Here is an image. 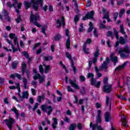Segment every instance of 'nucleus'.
Masks as SVG:
<instances>
[{
	"mask_svg": "<svg viewBox=\"0 0 130 130\" xmlns=\"http://www.w3.org/2000/svg\"><path fill=\"white\" fill-rule=\"evenodd\" d=\"M41 108L43 112L47 113L48 116H49L52 113V111H53L52 107L51 106H47L46 104L41 105Z\"/></svg>",
	"mask_w": 130,
	"mask_h": 130,
	"instance_id": "1",
	"label": "nucleus"
},
{
	"mask_svg": "<svg viewBox=\"0 0 130 130\" xmlns=\"http://www.w3.org/2000/svg\"><path fill=\"white\" fill-rule=\"evenodd\" d=\"M4 122L6 123L7 127L10 130H12V128H13V124L15 123V119L9 116L8 119H6L4 120Z\"/></svg>",
	"mask_w": 130,
	"mask_h": 130,
	"instance_id": "2",
	"label": "nucleus"
},
{
	"mask_svg": "<svg viewBox=\"0 0 130 130\" xmlns=\"http://www.w3.org/2000/svg\"><path fill=\"white\" fill-rule=\"evenodd\" d=\"M66 36L68 37L66 41V48L67 49L71 48V36H70V30L66 29L65 31Z\"/></svg>",
	"mask_w": 130,
	"mask_h": 130,
	"instance_id": "3",
	"label": "nucleus"
},
{
	"mask_svg": "<svg viewBox=\"0 0 130 130\" xmlns=\"http://www.w3.org/2000/svg\"><path fill=\"white\" fill-rule=\"evenodd\" d=\"M94 12L93 11H91L90 12L87 11L86 14H85V16L82 18V20L83 21H86V20L89 19H94Z\"/></svg>",
	"mask_w": 130,
	"mask_h": 130,
	"instance_id": "4",
	"label": "nucleus"
},
{
	"mask_svg": "<svg viewBox=\"0 0 130 130\" xmlns=\"http://www.w3.org/2000/svg\"><path fill=\"white\" fill-rule=\"evenodd\" d=\"M30 22H36L40 19V16L38 13L34 14H33V12H31L30 15Z\"/></svg>",
	"mask_w": 130,
	"mask_h": 130,
	"instance_id": "5",
	"label": "nucleus"
},
{
	"mask_svg": "<svg viewBox=\"0 0 130 130\" xmlns=\"http://www.w3.org/2000/svg\"><path fill=\"white\" fill-rule=\"evenodd\" d=\"M56 24L58 25L56 26V28H60V27H61V25L63 27H64L66 26V19L64 18V17H61V20L57 19Z\"/></svg>",
	"mask_w": 130,
	"mask_h": 130,
	"instance_id": "6",
	"label": "nucleus"
},
{
	"mask_svg": "<svg viewBox=\"0 0 130 130\" xmlns=\"http://www.w3.org/2000/svg\"><path fill=\"white\" fill-rule=\"evenodd\" d=\"M103 91L105 93H110L112 91V85L111 84H107L103 86Z\"/></svg>",
	"mask_w": 130,
	"mask_h": 130,
	"instance_id": "7",
	"label": "nucleus"
},
{
	"mask_svg": "<svg viewBox=\"0 0 130 130\" xmlns=\"http://www.w3.org/2000/svg\"><path fill=\"white\" fill-rule=\"evenodd\" d=\"M37 5H32V9H34L36 12H38L39 9L38 5H40V7L42 8V7H43V0H37Z\"/></svg>",
	"mask_w": 130,
	"mask_h": 130,
	"instance_id": "8",
	"label": "nucleus"
},
{
	"mask_svg": "<svg viewBox=\"0 0 130 130\" xmlns=\"http://www.w3.org/2000/svg\"><path fill=\"white\" fill-rule=\"evenodd\" d=\"M107 62H110V59L109 57H106V60L103 62V63L101 64V66L99 67L100 71H103L105 68H106V63Z\"/></svg>",
	"mask_w": 130,
	"mask_h": 130,
	"instance_id": "9",
	"label": "nucleus"
},
{
	"mask_svg": "<svg viewBox=\"0 0 130 130\" xmlns=\"http://www.w3.org/2000/svg\"><path fill=\"white\" fill-rule=\"evenodd\" d=\"M70 84L71 85L72 87H73V88H75V89H77V90H79L80 89V87L78 84H76L77 83V80L76 79H74V80L72 79L69 80Z\"/></svg>",
	"mask_w": 130,
	"mask_h": 130,
	"instance_id": "10",
	"label": "nucleus"
},
{
	"mask_svg": "<svg viewBox=\"0 0 130 130\" xmlns=\"http://www.w3.org/2000/svg\"><path fill=\"white\" fill-rule=\"evenodd\" d=\"M127 63H128V61H126L124 62L122 65L119 66L115 69V72H119L120 71H121V70H123Z\"/></svg>",
	"mask_w": 130,
	"mask_h": 130,
	"instance_id": "11",
	"label": "nucleus"
},
{
	"mask_svg": "<svg viewBox=\"0 0 130 130\" xmlns=\"http://www.w3.org/2000/svg\"><path fill=\"white\" fill-rule=\"evenodd\" d=\"M102 121V119H101V110H98V117L95 120V122L97 124H98V123H101Z\"/></svg>",
	"mask_w": 130,
	"mask_h": 130,
	"instance_id": "12",
	"label": "nucleus"
},
{
	"mask_svg": "<svg viewBox=\"0 0 130 130\" xmlns=\"http://www.w3.org/2000/svg\"><path fill=\"white\" fill-rule=\"evenodd\" d=\"M25 73L27 79L29 80L30 79V70H21V76H22V77H23V76H25Z\"/></svg>",
	"mask_w": 130,
	"mask_h": 130,
	"instance_id": "13",
	"label": "nucleus"
},
{
	"mask_svg": "<svg viewBox=\"0 0 130 130\" xmlns=\"http://www.w3.org/2000/svg\"><path fill=\"white\" fill-rule=\"evenodd\" d=\"M105 122H109L111 118L110 117V113L108 112H106L104 115Z\"/></svg>",
	"mask_w": 130,
	"mask_h": 130,
	"instance_id": "14",
	"label": "nucleus"
},
{
	"mask_svg": "<svg viewBox=\"0 0 130 130\" xmlns=\"http://www.w3.org/2000/svg\"><path fill=\"white\" fill-rule=\"evenodd\" d=\"M53 123L52 124V127L53 129H56L57 125V118H53Z\"/></svg>",
	"mask_w": 130,
	"mask_h": 130,
	"instance_id": "15",
	"label": "nucleus"
},
{
	"mask_svg": "<svg viewBox=\"0 0 130 130\" xmlns=\"http://www.w3.org/2000/svg\"><path fill=\"white\" fill-rule=\"evenodd\" d=\"M121 121L122 122V124L124 125V126H127V119H126V117L125 116H123L121 119Z\"/></svg>",
	"mask_w": 130,
	"mask_h": 130,
	"instance_id": "16",
	"label": "nucleus"
},
{
	"mask_svg": "<svg viewBox=\"0 0 130 130\" xmlns=\"http://www.w3.org/2000/svg\"><path fill=\"white\" fill-rule=\"evenodd\" d=\"M4 16L6 20H7L8 22H11V18L10 17V16H9V13H8V11H7V10H4Z\"/></svg>",
	"mask_w": 130,
	"mask_h": 130,
	"instance_id": "17",
	"label": "nucleus"
},
{
	"mask_svg": "<svg viewBox=\"0 0 130 130\" xmlns=\"http://www.w3.org/2000/svg\"><path fill=\"white\" fill-rule=\"evenodd\" d=\"M18 64H19V61L18 60L13 61L12 63V69L13 70H16L17 67H18Z\"/></svg>",
	"mask_w": 130,
	"mask_h": 130,
	"instance_id": "18",
	"label": "nucleus"
},
{
	"mask_svg": "<svg viewBox=\"0 0 130 130\" xmlns=\"http://www.w3.org/2000/svg\"><path fill=\"white\" fill-rule=\"evenodd\" d=\"M61 38H62V37L60 34H56L54 37L55 41H59Z\"/></svg>",
	"mask_w": 130,
	"mask_h": 130,
	"instance_id": "19",
	"label": "nucleus"
},
{
	"mask_svg": "<svg viewBox=\"0 0 130 130\" xmlns=\"http://www.w3.org/2000/svg\"><path fill=\"white\" fill-rule=\"evenodd\" d=\"M28 97H29L28 91H25L22 93L21 98L22 99H28Z\"/></svg>",
	"mask_w": 130,
	"mask_h": 130,
	"instance_id": "20",
	"label": "nucleus"
},
{
	"mask_svg": "<svg viewBox=\"0 0 130 130\" xmlns=\"http://www.w3.org/2000/svg\"><path fill=\"white\" fill-rule=\"evenodd\" d=\"M24 5L25 8V10H28V9L31 7V3L27 1H24Z\"/></svg>",
	"mask_w": 130,
	"mask_h": 130,
	"instance_id": "21",
	"label": "nucleus"
},
{
	"mask_svg": "<svg viewBox=\"0 0 130 130\" xmlns=\"http://www.w3.org/2000/svg\"><path fill=\"white\" fill-rule=\"evenodd\" d=\"M98 126H99V125H98V124L96 123V124H93L92 122L90 123L89 127H92V130H95L96 128L98 129Z\"/></svg>",
	"mask_w": 130,
	"mask_h": 130,
	"instance_id": "22",
	"label": "nucleus"
},
{
	"mask_svg": "<svg viewBox=\"0 0 130 130\" xmlns=\"http://www.w3.org/2000/svg\"><path fill=\"white\" fill-rule=\"evenodd\" d=\"M38 78L39 80V84H42V83H43V82H44L45 80V79L44 78V77L42 76L41 75L38 76Z\"/></svg>",
	"mask_w": 130,
	"mask_h": 130,
	"instance_id": "23",
	"label": "nucleus"
},
{
	"mask_svg": "<svg viewBox=\"0 0 130 130\" xmlns=\"http://www.w3.org/2000/svg\"><path fill=\"white\" fill-rule=\"evenodd\" d=\"M15 22H16L17 24H19V23H21V22H22V16H21V15H17V18L15 19Z\"/></svg>",
	"mask_w": 130,
	"mask_h": 130,
	"instance_id": "24",
	"label": "nucleus"
},
{
	"mask_svg": "<svg viewBox=\"0 0 130 130\" xmlns=\"http://www.w3.org/2000/svg\"><path fill=\"white\" fill-rule=\"evenodd\" d=\"M100 55V53L99 52V48L98 47H96L95 52L94 53V57H98Z\"/></svg>",
	"mask_w": 130,
	"mask_h": 130,
	"instance_id": "25",
	"label": "nucleus"
},
{
	"mask_svg": "<svg viewBox=\"0 0 130 130\" xmlns=\"http://www.w3.org/2000/svg\"><path fill=\"white\" fill-rule=\"evenodd\" d=\"M23 83L24 84L23 87L24 89L27 88V85H28V81H27V79L25 77L23 78Z\"/></svg>",
	"mask_w": 130,
	"mask_h": 130,
	"instance_id": "26",
	"label": "nucleus"
},
{
	"mask_svg": "<svg viewBox=\"0 0 130 130\" xmlns=\"http://www.w3.org/2000/svg\"><path fill=\"white\" fill-rule=\"evenodd\" d=\"M44 98H45L44 95H39L37 98L38 102H39V103H41L42 100H44Z\"/></svg>",
	"mask_w": 130,
	"mask_h": 130,
	"instance_id": "27",
	"label": "nucleus"
},
{
	"mask_svg": "<svg viewBox=\"0 0 130 130\" xmlns=\"http://www.w3.org/2000/svg\"><path fill=\"white\" fill-rule=\"evenodd\" d=\"M77 127V124L76 123H72L70 124L69 127V130H75Z\"/></svg>",
	"mask_w": 130,
	"mask_h": 130,
	"instance_id": "28",
	"label": "nucleus"
},
{
	"mask_svg": "<svg viewBox=\"0 0 130 130\" xmlns=\"http://www.w3.org/2000/svg\"><path fill=\"white\" fill-rule=\"evenodd\" d=\"M27 68V64L25 63V62H23L21 63V70L23 71H29V70H27L26 68Z\"/></svg>",
	"mask_w": 130,
	"mask_h": 130,
	"instance_id": "29",
	"label": "nucleus"
},
{
	"mask_svg": "<svg viewBox=\"0 0 130 130\" xmlns=\"http://www.w3.org/2000/svg\"><path fill=\"white\" fill-rule=\"evenodd\" d=\"M80 28H79V31L80 32H84L85 31V28H84V24L83 23H80Z\"/></svg>",
	"mask_w": 130,
	"mask_h": 130,
	"instance_id": "30",
	"label": "nucleus"
},
{
	"mask_svg": "<svg viewBox=\"0 0 130 130\" xmlns=\"http://www.w3.org/2000/svg\"><path fill=\"white\" fill-rule=\"evenodd\" d=\"M120 31L123 35H125V31H124V28L123 27V24H122L120 26Z\"/></svg>",
	"mask_w": 130,
	"mask_h": 130,
	"instance_id": "31",
	"label": "nucleus"
},
{
	"mask_svg": "<svg viewBox=\"0 0 130 130\" xmlns=\"http://www.w3.org/2000/svg\"><path fill=\"white\" fill-rule=\"evenodd\" d=\"M83 50L85 54H89V52H88V49H87V46L86 45H83Z\"/></svg>",
	"mask_w": 130,
	"mask_h": 130,
	"instance_id": "32",
	"label": "nucleus"
},
{
	"mask_svg": "<svg viewBox=\"0 0 130 130\" xmlns=\"http://www.w3.org/2000/svg\"><path fill=\"white\" fill-rule=\"evenodd\" d=\"M107 37H111L112 39H113V33L111 31H109L107 32Z\"/></svg>",
	"mask_w": 130,
	"mask_h": 130,
	"instance_id": "33",
	"label": "nucleus"
},
{
	"mask_svg": "<svg viewBox=\"0 0 130 130\" xmlns=\"http://www.w3.org/2000/svg\"><path fill=\"white\" fill-rule=\"evenodd\" d=\"M39 70L41 75H43V74L44 73V69H43V66H42V64H40L39 67Z\"/></svg>",
	"mask_w": 130,
	"mask_h": 130,
	"instance_id": "34",
	"label": "nucleus"
},
{
	"mask_svg": "<svg viewBox=\"0 0 130 130\" xmlns=\"http://www.w3.org/2000/svg\"><path fill=\"white\" fill-rule=\"evenodd\" d=\"M92 43V40L90 38H88L86 42L84 43L83 45L87 46V44H91Z\"/></svg>",
	"mask_w": 130,
	"mask_h": 130,
	"instance_id": "35",
	"label": "nucleus"
},
{
	"mask_svg": "<svg viewBox=\"0 0 130 130\" xmlns=\"http://www.w3.org/2000/svg\"><path fill=\"white\" fill-rule=\"evenodd\" d=\"M66 56L69 59V60H72L73 59V58L72 57V55L70 54V53L69 52H66Z\"/></svg>",
	"mask_w": 130,
	"mask_h": 130,
	"instance_id": "36",
	"label": "nucleus"
},
{
	"mask_svg": "<svg viewBox=\"0 0 130 130\" xmlns=\"http://www.w3.org/2000/svg\"><path fill=\"white\" fill-rule=\"evenodd\" d=\"M96 82H97V80L95 78L91 79L90 80V84L91 86H94L96 84Z\"/></svg>",
	"mask_w": 130,
	"mask_h": 130,
	"instance_id": "37",
	"label": "nucleus"
},
{
	"mask_svg": "<svg viewBox=\"0 0 130 130\" xmlns=\"http://www.w3.org/2000/svg\"><path fill=\"white\" fill-rule=\"evenodd\" d=\"M50 70V65L45 66V74H48V72H49Z\"/></svg>",
	"mask_w": 130,
	"mask_h": 130,
	"instance_id": "38",
	"label": "nucleus"
},
{
	"mask_svg": "<svg viewBox=\"0 0 130 130\" xmlns=\"http://www.w3.org/2000/svg\"><path fill=\"white\" fill-rule=\"evenodd\" d=\"M124 13H125V10H124V9H121L119 13V17L121 18L123 14H124Z\"/></svg>",
	"mask_w": 130,
	"mask_h": 130,
	"instance_id": "39",
	"label": "nucleus"
},
{
	"mask_svg": "<svg viewBox=\"0 0 130 130\" xmlns=\"http://www.w3.org/2000/svg\"><path fill=\"white\" fill-rule=\"evenodd\" d=\"M104 86L108 85V77H106L103 80Z\"/></svg>",
	"mask_w": 130,
	"mask_h": 130,
	"instance_id": "40",
	"label": "nucleus"
},
{
	"mask_svg": "<svg viewBox=\"0 0 130 130\" xmlns=\"http://www.w3.org/2000/svg\"><path fill=\"white\" fill-rule=\"evenodd\" d=\"M22 54L26 58H29V53L26 51H22Z\"/></svg>",
	"mask_w": 130,
	"mask_h": 130,
	"instance_id": "41",
	"label": "nucleus"
},
{
	"mask_svg": "<svg viewBox=\"0 0 130 130\" xmlns=\"http://www.w3.org/2000/svg\"><path fill=\"white\" fill-rule=\"evenodd\" d=\"M87 78L88 79H90L91 78V79L94 78V74L92 73H88L87 75Z\"/></svg>",
	"mask_w": 130,
	"mask_h": 130,
	"instance_id": "42",
	"label": "nucleus"
},
{
	"mask_svg": "<svg viewBox=\"0 0 130 130\" xmlns=\"http://www.w3.org/2000/svg\"><path fill=\"white\" fill-rule=\"evenodd\" d=\"M110 61H112L113 62H114V53H112L111 55L110 56Z\"/></svg>",
	"mask_w": 130,
	"mask_h": 130,
	"instance_id": "43",
	"label": "nucleus"
},
{
	"mask_svg": "<svg viewBox=\"0 0 130 130\" xmlns=\"http://www.w3.org/2000/svg\"><path fill=\"white\" fill-rule=\"evenodd\" d=\"M80 20V17H79V15H76L74 17V22L75 24H77L78 22Z\"/></svg>",
	"mask_w": 130,
	"mask_h": 130,
	"instance_id": "44",
	"label": "nucleus"
},
{
	"mask_svg": "<svg viewBox=\"0 0 130 130\" xmlns=\"http://www.w3.org/2000/svg\"><path fill=\"white\" fill-rule=\"evenodd\" d=\"M13 41H14V45H19V42H18V37H16L14 38V39H13Z\"/></svg>",
	"mask_w": 130,
	"mask_h": 130,
	"instance_id": "45",
	"label": "nucleus"
},
{
	"mask_svg": "<svg viewBox=\"0 0 130 130\" xmlns=\"http://www.w3.org/2000/svg\"><path fill=\"white\" fill-rule=\"evenodd\" d=\"M41 45V43H37L35 44L33 47V50H35L37 47H39V46H40Z\"/></svg>",
	"mask_w": 130,
	"mask_h": 130,
	"instance_id": "46",
	"label": "nucleus"
},
{
	"mask_svg": "<svg viewBox=\"0 0 130 130\" xmlns=\"http://www.w3.org/2000/svg\"><path fill=\"white\" fill-rule=\"evenodd\" d=\"M50 59H52V56H45L44 57V60H45V61H48Z\"/></svg>",
	"mask_w": 130,
	"mask_h": 130,
	"instance_id": "47",
	"label": "nucleus"
},
{
	"mask_svg": "<svg viewBox=\"0 0 130 130\" xmlns=\"http://www.w3.org/2000/svg\"><path fill=\"white\" fill-rule=\"evenodd\" d=\"M82 88L83 90H80V93L81 95H85V94H86V89L84 87H82Z\"/></svg>",
	"mask_w": 130,
	"mask_h": 130,
	"instance_id": "48",
	"label": "nucleus"
},
{
	"mask_svg": "<svg viewBox=\"0 0 130 130\" xmlns=\"http://www.w3.org/2000/svg\"><path fill=\"white\" fill-rule=\"evenodd\" d=\"M126 81H127V82L126 83V85H130V77H127L126 78ZM128 88L129 91H130V87L129 86Z\"/></svg>",
	"mask_w": 130,
	"mask_h": 130,
	"instance_id": "49",
	"label": "nucleus"
},
{
	"mask_svg": "<svg viewBox=\"0 0 130 130\" xmlns=\"http://www.w3.org/2000/svg\"><path fill=\"white\" fill-rule=\"evenodd\" d=\"M79 79H80L81 82H85V81H86V78L83 75H80L79 76Z\"/></svg>",
	"mask_w": 130,
	"mask_h": 130,
	"instance_id": "50",
	"label": "nucleus"
},
{
	"mask_svg": "<svg viewBox=\"0 0 130 130\" xmlns=\"http://www.w3.org/2000/svg\"><path fill=\"white\" fill-rule=\"evenodd\" d=\"M114 34L116 37V39L117 40H118L119 39V35H118V32L116 31V30H114Z\"/></svg>",
	"mask_w": 130,
	"mask_h": 130,
	"instance_id": "51",
	"label": "nucleus"
},
{
	"mask_svg": "<svg viewBox=\"0 0 130 130\" xmlns=\"http://www.w3.org/2000/svg\"><path fill=\"white\" fill-rule=\"evenodd\" d=\"M106 106H109V97L107 96H106Z\"/></svg>",
	"mask_w": 130,
	"mask_h": 130,
	"instance_id": "52",
	"label": "nucleus"
},
{
	"mask_svg": "<svg viewBox=\"0 0 130 130\" xmlns=\"http://www.w3.org/2000/svg\"><path fill=\"white\" fill-rule=\"evenodd\" d=\"M123 0H117V5L118 6H120V5H122L123 4Z\"/></svg>",
	"mask_w": 130,
	"mask_h": 130,
	"instance_id": "53",
	"label": "nucleus"
},
{
	"mask_svg": "<svg viewBox=\"0 0 130 130\" xmlns=\"http://www.w3.org/2000/svg\"><path fill=\"white\" fill-rule=\"evenodd\" d=\"M100 85H101V82L98 81L95 84H94V86L96 88H100Z\"/></svg>",
	"mask_w": 130,
	"mask_h": 130,
	"instance_id": "54",
	"label": "nucleus"
},
{
	"mask_svg": "<svg viewBox=\"0 0 130 130\" xmlns=\"http://www.w3.org/2000/svg\"><path fill=\"white\" fill-rule=\"evenodd\" d=\"M34 24L35 25V26H37V27H38V28H40V27H41V25H40L39 23H38V21H35L34 22Z\"/></svg>",
	"mask_w": 130,
	"mask_h": 130,
	"instance_id": "55",
	"label": "nucleus"
},
{
	"mask_svg": "<svg viewBox=\"0 0 130 130\" xmlns=\"http://www.w3.org/2000/svg\"><path fill=\"white\" fill-rule=\"evenodd\" d=\"M38 105H39V104L38 103H35L34 108L32 109L33 111H35V110H36V109L38 108Z\"/></svg>",
	"mask_w": 130,
	"mask_h": 130,
	"instance_id": "56",
	"label": "nucleus"
},
{
	"mask_svg": "<svg viewBox=\"0 0 130 130\" xmlns=\"http://www.w3.org/2000/svg\"><path fill=\"white\" fill-rule=\"evenodd\" d=\"M15 36H16V34L14 33H11L9 35V37L11 39H14Z\"/></svg>",
	"mask_w": 130,
	"mask_h": 130,
	"instance_id": "57",
	"label": "nucleus"
},
{
	"mask_svg": "<svg viewBox=\"0 0 130 130\" xmlns=\"http://www.w3.org/2000/svg\"><path fill=\"white\" fill-rule=\"evenodd\" d=\"M93 35L94 37H98V32H97V29L96 28L93 30Z\"/></svg>",
	"mask_w": 130,
	"mask_h": 130,
	"instance_id": "58",
	"label": "nucleus"
},
{
	"mask_svg": "<svg viewBox=\"0 0 130 130\" xmlns=\"http://www.w3.org/2000/svg\"><path fill=\"white\" fill-rule=\"evenodd\" d=\"M77 126L80 130L83 129V126H82V124L81 123H78Z\"/></svg>",
	"mask_w": 130,
	"mask_h": 130,
	"instance_id": "59",
	"label": "nucleus"
},
{
	"mask_svg": "<svg viewBox=\"0 0 130 130\" xmlns=\"http://www.w3.org/2000/svg\"><path fill=\"white\" fill-rule=\"evenodd\" d=\"M118 98L119 99H120L121 100H126L125 97L123 96V95H117Z\"/></svg>",
	"mask_w": 130,
	"mask_h": 130,
	"instance_id": "60",
	"label": "nucleus"
},
{
	"mask_svg": "<svg viewBox=\"0 0 130 130\" xmlns=\"http://www.w3.org/2000/svg\"><path fill=\"white\" fill-rule=\"evenodd\" d=\"M31 94L34 96H35L36 95V90L34 88H31Z\"/></svg>",
	"mask_w": 130,
	"mask_h": 130,
	"instance_id": "61",
	"label": "nucleus"
},
{
	"mask_svg": "<svg viewBox=\"0 0 130 130\" xmlns=\"http://www.w3.org/2000/svg\"><path fill=\"white\" fill-rule=\"evenodd\" d=\"M95 107L96 109H99V108H101V104L99 103H96L95 104Z\"/></svg>",
	"mask_w": 130,
	"mask_h": 130,
	"instance_id": "62",
	"label": "nucleus"
},
{
	"mask_svg": "<svg viewBox=\"0 0 130 130\" xmlns=\"http://www.w3.org/2000/svg\"><path fill=\"white\" fill-rule=\"evenodd\" d=\"M104 15V16L103 17L104 19H109V13H107Z\"/></svg>",
	"mask_w": 130,
	"mask_h": 130,
	"instance_id": "63",
	"label": "nucleus"
},
{
	"mask_svg": "<svg viewBox=\"0 0 130 130\" xmlns=\"http://www.w3.org/2000/svg\"><path fill=\"white\" fill-rule=\"evenodd\" d=\"M43 10L44 11V12H47V10H48V6L47 5H45L43 7Z\"/></svg>",
	"mask_w": 130,
	"mask_h": 130,
	"instance_id": "64",
	"label": "nucleus"
}]
</instances>
